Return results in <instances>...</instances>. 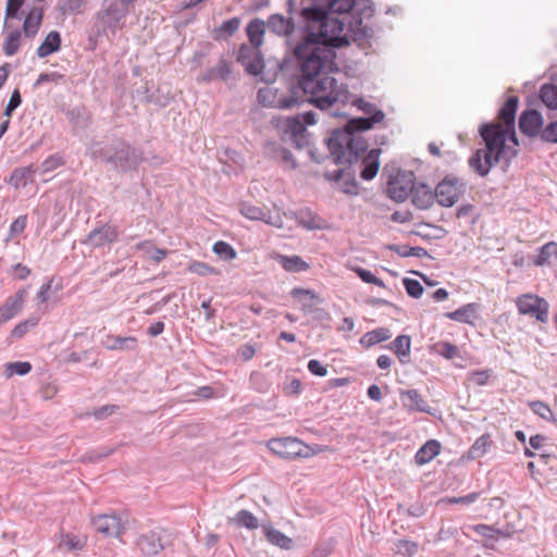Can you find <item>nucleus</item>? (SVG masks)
<instances>
[{"label":"nucleus","mask_w":557,"mask_h":557,"mask_svg":"<svg viewBox=\"0 0 557 557\" xmlns=\"http://www.w3.org/2000/svg\"><path fill=\"white\" fill-rule=\"evenodd\" d=\"M403 285L407 294L412 298H420L424 292L421 283L414 278L405 277L403 278Z\"/></svg>","instance_id":"nucleus-50"},{"label":"nucleus","mask_w":557,"mask_h":557,"mask_svg":"<svg viewBox=\"0 0 557 557\" xmlns=\"http://www.w3.org/2000/svg\"><path fill=\"white\" fill-rule=\"evenodd\" d=\"M491 377V370H478L470 374V380L478 386H485L488 384Z\"/></svg>","instance_id":"nucleus-63"},{"label":"nucleus","mask_w":557,"mask_h":557,"mask_svg":"<svg viewBox=\"0 0 557 557\" xmlns=\"http://www.w3.org/2000/svg\"><path fill=\"white\" fill-rule=\"evenodd\" d=\"M62 82H64L63 74H60L58 72L41 73V74H39L37 81L34 83V88H37L45 83L60 84Z\"/></svg>","instance_id":"nucleus-55"},{"label":"nucleus","mask_w":557,"mask_h":557,"mask_svg":"<svg viewBox=\"0 0 557 557\" xmlns=\"http://www.w3.org/2000/svg\"><path fill=\"white\" fill-rule=\"evenodd\" d=\"M392 337V332L387 327H377L367 332L361 336L359 343L364 348H370L379 343L385 342Z\"/></svg>","instance_id":"nucleus-31"},{"label":"nucleus","mask_w":557,"mask_h":557,"mask_svg":"<svg viewBox=\"0 0 557 557\" xmlns=\"http://www.w3.org/2000/svg\"><path fill=\"white\" fill-rule=\"evenodd\" d=\"M556 251H557L556 243L549 242V243L543 245L539 249V253L534 259V264L539 265V267L546 264L553 255L556 256Z\"/></svg>","instance_id":"nucleus-42"},{"label":"nucleus","mask_w":557,"mask_h":557,"mask_svg":"<svg viewBox=\"0 0 557 557\" xmlns=\"http://www.w3.org/2000/svg\"><path fill=\"white\" fill-rule=\"evenodd\" d=\"M531 410L544 420H554V413L549 406L541 400H534L529 404Z\"/></svg>","instance_id":"nucleus-49"},{"label":"nucleus","mask_w":557,"mask_h":557,"mask_svg":"<svg viewBox=\"0 0 557 557\" xmlns=\"http://www.w3.org/2000/svg\"><path fill=\"white\" fill-rule=\"evenodd\" d=\"M265 152L267 154L274 159L280 160L283 164L288 166L290 170H294L297 168V161L294 158L293 153L285 147L275 144V143H268L265 145Z\"/></svg>","instance_id":"nucleus-24"},{"label":"nucleus","mask_w":557,"mask_h":557,"mask_svg":"<svg viewBox=\"0 0 557 557\" xmlns=\"http://www.w3.org/2000/svg\"><path fill=\"white\" fill-rule=\"evenodd\" d=\"M103 344L109 350H135L137 339L133 336L108 335Z\"/></svg>","instance_id":"nucleus-32"},{"label":"nucleus","mask_w":557,"mask_h":557,"mask_svg":"<svg viewBox=\"0 0 557 557\" xmlns=\"http://www.w3.org/2000/svg\"><path fill=\"white\" fill-rule=\"evenodd\" d=\"M290 296L301 302V310L305 313H312L314 311L315 307L312 304V300L321 302V298L314 290L302 287H294L290 290Z\"/></svg>","instance_id":"nucleus-25"},{"label":"nucleus","mask_w":557,"mask_h":557,"mask_svg":"<svg viewBox=\"0 0 557 557\" xmlns=\"http://www.w3.org/2000/svg\"><path fill=\"white\" fill-rule=\"evenodd\" d=\"M286 13L271 14L265 23L271 33L286 37L300 76L290 94L278 98L275 107L287 110L308 102L327 110L336 103L346 104L351 98L347 85L323 75L337 70L335 49L349 44L342 35L345 23L327 16V10L315 0H286Z\"/></svg>","instance_id":"nucleus-1"},{"label":"nucleus","mask_w":557,"mask_h":557,"mask_svg":"<svg viewBox=\"0 0 557 557\" xmlns=\"http://www.w3.org/2000/svg\"><path fill=\"white\" fill-rule=\"evenodd\" d=\"M234 521L239 527H245L249 530H256L259 527L258 519L248 510L242 509L239 510Z\"/></svg>","instance_id":"nucleus-40"},{"label":"nucleus","mask_w":557,"mask_h":557,"mask_svg":"<svg viewBox=\"0 0 557 557\" xmlns=\"http://www.w3.org/2000/svg\"><path fill=\"white\" fill-rule=\"evenodd\" d=\"M387 347L397 355L400 363L406 364L410 361L411 337L409 335H398Z\"/></svg>","instance_id":"nucleus-27"},{"label":"nucleus","mask_w":557,"mask_h":557,"mask_svg":"<svg viewBox=\"0 0 557 557\" xmlns=\"http://www.w3.org/2000/svg\"><path fill=\"white\" fill-rule=\"evenodd\" d=\"M65 116L74 126L84 128L89 124V116L86 112L85 107L75 106L65 110Z\"/></svg>","instance_id":"nucleus-36"},{"label":"nucleus","mask_w":557,"mask_h":557,"mask_svg":"<svg viewBox=\"0 0 557 557\" xmlns=\"http://www.w3.org/2000/svg\"><path fill=\"white\" fill-rule=\"evenodd\" d=\"M360 3L356 2L357 14L359 20L370 18L374 14V3L371 0H360Z\"/></svg>","instance_id":"nucleus-58"},{"label":"nucleus","mask_w":557,"mask_h":557,"mask_svg":"<svg viewBox=\"0 0 557 557\" xmlns=\"http://www.w3.org/2000/svg\"><path fill=\"white\" fill-rule=\"evenodd\" d=\"M64 163H65V160L62 154H60V153L51 154L41 162V164H40L41 173L46 174V173L52 172V171L57 170L58 168L64 165Z\"/></svg>","instance_id":"nucleus-46"},{"label":"nucleus","mask_w":557,"mask_h":557,"mask_svg":"<svg viewBox=\"0 0 557 557\" xmlns=\"http://www.w3.org/2000/svg\"><path fill=\"white\" fill-rule=\"evenodd\" d=\"M239 25H240V20L238 17H232L230 20L224 21L220 25L219 32L225 36H232L238 30Z\"/></svg>","instance_id":"nucleus-59"},{"label":"nucleus","mask_w":557,"mask_h":557,"mask_svg":"<svg viewBox=\"0 0 557 557\" xmlns=\"http://www.w3.org/2000/svg\"><path fill=\"white\" fill-rule=\"evenodd\" d=\"M416 176L411 171L398 170L389 176L386 193L388 197L397 202H404L411 193Z\"/></svg>","instance_id":"nucleus-7"},{"label":"nucleus","mask_w":557,"mask_h":557,"mask_svg":"<svg viewBox=\"0 0 557 557\" xmlns=\"http://www.w3.org/2000/svg\"><path fill=\"white\" fill-rule=\"evenodd\" d=\"M274 260L277 261V263L289 273H300L306 272L310 269V264L305 261L300 256L297 255H282L276 253L274 256Z\"/></svg>","instance_id":"nucleus-23"},{"label":"nucleus","mask_w":557,"mask_h":557,"mask_svg":"<svg viewBox=\"0 0 557 557\" xmlns=\"http://www.w3.org/2000/svg\"><path fill=\"white\" fill-rule=\"evenodd\" d=\"M540 98L547 108L556 110L557 86L552 84H544L540 89Z\"/></svg>","instance_id":"nucleus-38"},{"label":"nucleus","mask_w":557,"mask_h":557,"mask_svg":"<svg viewBox=\"0 0 557 557\" xmlns=\"http://www.w3.org/2000/svg\"><path fill=\"white\" fill-rule=\"evenodd\" d=\"M382 150L380 148L371 149L362 159V169L360 171V177L364 181L373 180L380 169V154Z\"/></svg>","instance_id":"nucleus-20"},{"label":"nucleus","mask_w":557,"mask_h":557,"mask_svg":"<svg viewBox=\"0 0 557 557\" xmlns=\"http://www.w3.org/2000/svg\"><path fill=\"white\" fill-rule=\"evenodd\" d=\"M22 96L18 89H14L11 94L9 102L4 109V115L10 117L12 113L21 106Z\"/></svg>","instance_id":"nucleus-60"},{"label":"nucleus","mask_w":557,"mask_h":557,"mask_svg":"<svg viewBox=\"0 0 557 557\" xmlns=\"http://www.w3.org/2000/svg\"><path fill=\"white\" fill-rule=\"evenodd\" d=\"M341 190L346 195L356 196L359 194V186L356 181L354 172L348 169L346 176L343 178Z\"/></svg>","instance_id":"nucleus-48"},{"label":"nucleus","mask_w":557,"mask_h":557,"mask_svg":"<svg viewBox=\"0 0 557 557\" xmlns=\"http://www.w3.org/2000/svg\"><path fill=\"white\" fill-rule=\"evenodd\" d=\"M268 28L267 23L260 18H253L247 25L246 32L249 38L250 45L260 47L263 42V35Z\"/></svg>","instance_id":"nucleus-35"},{"label":"nucleus","mask_w":557,"mask_h":557,"mask_svg":"<svg viewBox=\"0 0 557 557\" xmlns=\"http://www.w3.org/2000/svg\"><path fill=\"white\" fill-rule=\"evenodd\" d=\"M91 523L98 533L106 536H119L125 529L116 515H99L92 518Z\"/></svg>","instance_id":"nucleus-14"},{"label":"nucleus","mask_w":557,"mask_h":557,"mask_svg":"<svg viewBox=\"0 0 557 557\" xmlns=\"http://www.w3.org/2000/svg\"><path fill=\"white\" fill-rule=\"evenodd\" d=\"M354 33L358 39H370L374 35L373 28L368 25H363L362 20H356Z\"/></svg>","instance_id":"nucleus-62"},{"label":"nucleus","mask_w":557,"mask_h":557,"mask_svg":"<svg viewBox=\"0 0 557 557\" xmlns=\"http://www.w3.org/2000/svg\"><path fill=\"white\" fill-rule=\"evenodd\" d=\"M271 124L282 133L283 140H287V138L306 133L307 131L306 123H302L300 120V114L295 116H273Z\"/></svg>","instance_id":"nucleus-13"},{"label":"nucleus","mask_w":557,"mask_h":557,"mask_svg":"<svg viewBox=\"0 0 557 557\" xmlns=\"http://www.w3.org/2000/svg\"><path fill=\"white\" fill-rule=\"evenodd\" d=\"M117 230L113 225L106 224L99 228H95L88 234L87 242L94 247H102L117 240Z\"/></svg>","instance_id":"nucleus-18"},{"label":"nucleus","mask_w":557,"mask_h":557,"mask_svg":"<svg viewBox=\"0 0 557 557\" xmlns=\"http://www.w3.org/2000/svg\"><path fill=\"white\" fill-rule=\"evenodd\" d=\"M35 172L33 165L15 169L11 174L10 184L15 188L25 187Z\"/></svg>","instance_id":"nucleus-37"},{"label":"nucleus","mask_w":557,"mask_h":557,"mask_svg":"<svg viewBox=\"0 0 557 557\" xmlns=\"http://www.w3.org/2000/svg\"><path fill=\"white\" fill-rule=\"evenodd\" d=\"M21 33L20 30L11 32L3 44V51L7 55H14L20 48Z\"/></svg>","instance_id":"nucleus-44"},{"label":"nucleus","mask_w":557,"mask_h":557,"mask_svg":"<svg viewBox=\"0 0 557 557\" xmlns=\"http://www.w3.org/2000/svg\"><path fill=\"white\" fill-rule=\"evenodd\" d=\"M269 449L284 458L294 460L299 457L309 456V447L296 437L272 438L268 443Z\"/></svg>","instance_id":"nucleus-6"},{"label":"nucleus","mask_w":557,"mask_h":557,"mask_svg":"<svg viewBox=\"0 0 557 557\" xmlns=\"http://www.w3.org/2000/svg\"><path fill=\"white\" fill-rule=\"evenodd\" d=\"M134 0H104L102 9V23L115 29L128 12V5Z\"/></svg>","instance_id":"nucleus-10"},{"label":"nucleus","mask_w":557,"mask_h":557,"mask_svg":"<svg viewBox=\"0 0 557 557\" xmlns=\"http://www.w3.org/2000/svg\"><path fill=\"white\" fill-rule=\"evenodd\" d=\"M479 135L485 147L474 150L468 160L469 168L479 176H487L499 162L507 169L518 156L516 126L510 129L496 122L483 123L479 127Z\"/></svg>","instance_id":"nucleus-3"},{"label":"nucleus","mask_w":557,"mask_h":557,"mask_svg":"<svg viewBox=\"0 0 557 557\" xmlns=\"http://www.w3.org/2000/svg\"><path fill=\"white\" fill-rule=\"evenodd\" d=\"M44 17V10L41 8L32 9L23 23V32L26 37L32 38L38 33Z\"/></svg>","instance_id":"nucleus-29"},{"label":"nucleus","mask_w":557,"mask_h":557,"mask_svg":"<svg viewBox=\"0 0 557 557\" xmlns=\"http://www.w3.org/2000/svg\"><path fill=\"white\" fill-rule=\"evenodd\" d=\"M399 396L404 408L409 412H423L431 416L435 414V409L429 406L418 389H399Z\"/></svg>","instance_id":"nucleus-12"},{"label":"nucleus","mask_w":557,"mask_h":557,"mask_svg":"<svg viewBox=\"0 0 557 557\" xmlns=\"http://www.w3.org/2000/svg\"><path fill=\"white\" fill-rule=\"evenodd\" d=\"M544 119L540 111L535 109L524 110L519 117L520 132L530 138L540 136L543 129Z\"/></svg>","instance_id":"nucleus-11"},{"label":"nucleus","mask_w":557,"mask_h":557,"mask_svg":"<svg viewBox=\"0 0 557 557\" xmlns=\"http://www.w3.org/2000/svg\"><path fill=\"white\" fill-rule=\"evenodd\" d=\"M437 352L448 359H455L459 357V349L456 345L449 343V342H442L437 344Z\"/></svg>","instance_id":"nucleus-51"},{"label":"nucleus","mask_w":557,"mask_h":557,"mask_svg":"<svg viewBox=\"0 0 557 557\" xmlns=\"http://www.w3.org/2000/svg\"><path fill=\"white\" fill-rule=\"evenodd\" d=\"M519 99L517 96H510L504 102L502 108L498 110V119L500 121V125L503 127H512L516 126V113L518 109Z\"/></svg>","instance_id":"nucleus-22"},{"label":"nucleus","mask_w":557,"mask_h":557,"mask_svg":"<svg viewBox=\"0 0 557 557\" xmlns=\"http://www.w3.org/2000/svg\"><path fill=\"white\" fill-rule=\"evenodd\" d=\"M61 47V35L57 30L50 32L37 49L39 58H46L57 52Z\"/></svg>","instance_id":"nucleus-34"},{"label":"nucleus","mask_w":557,"mask_h":557,"mask_svg":"<svg viewBox=\"0 0 557 557\" xmlns=\"http://www.w3.org/2000/svg\"><path fill=\"white\" fill-rule=\"evenodd\" d=\"M264 69V60H263V57L261 54V52H259L251 61L249 64H247V67H246V72L252 76H258L262 73Z\"/></svg>","instance_id":"nucleus-57"},{"label":"nucleus","mask_w":557,"mask_h":557,"mask_svg":"<svg viewBox=\"0 0 557 557\" xmlns=\"http://www.w3.org/2000/svg\"><path fill=\"white\" fill-rule=\"evenodd\" d=\"M418 548V543L410 540L401 539L395 543L396 553L404 557H412L417 554Z\"/></svg>","instance_id":"nucleus-43"},{"label":"nucleus","mask_w":557,"mask_h":557,"mask_svg":"<svg viewBox=\"0 0 557 557\" xmlns=\"http://www.w3.org/2000/svg\"><path fill=\"white\" fill-rule=\"evenodd\" d=\"M38 318L30 317L27 320L17 323L11 331V336L14 338L23 337L32 327H35L38 324Z\"/></svg>","instance_id":"nucleus-45"},{"label":"nucleus","mask_w":557,"mask_h":557,"mask_svg":"<svg viewBox=\"0 0 557 557\" xmlns=\"http://www.w3.org/2000/svg\"><path fill=\"white\" fill-rule=\"evenodd\" d=\"M262 531L269 543L282 549H290L293 540L282 533L280 530L273 528L270 523L262 524Z\"/></svg>","instance_id":"nucleus-28"},{"label":"nucleus","mask_w":557,"mask_h":557,"mask_svg":"<svg viewBox=\"0 0 557 557\" xmlns=\"http://www.w3.org/2000/svg\"><path fill=\"white\" fill-rule=\"evenodd\" d=\"M239 212L249 220L263 221L267 224L277 227L282 226V221L278 216H276L274 220L269 212L263 210V208L251 205L249 202H242L239 206Z\"/></svg>","instance_id":"nucleus-17"},{"label":"nucleus","mask_w":557,"mask_h":557,"mask_svg":"<svg viewBox=\"0 0 557 557\" xmlns=\"http://www.w3.org/2000/svg\"><path fill=\"white\" fill-rule=\"evenodd\" d=\"M517 307L521 314L534 317L540 322H547L549 305L536 295H523L517 299Z\"/></svg>","instance_id":"nucleus-8"},{"label":"nucleus","mask_w":557,"mask_h":557,"mask_svg":"<svg viewBox=\"0 0 557 557\" xmlns=\"http://www.w3.org/2000/svg\"><path fill=\"white\" fill-rule=\"evenodd\" d=\"M474 531L482 535L483 537L490 539V540H496L497 535L503 534L500 530H497L491 525L487 524H476L474 525Z\"/></svg>","instance_id":"nucleus-61"},{"label":"nucleus","mask_w":557,"mask_h":557,"mask_svg":"<svg viewBox=\"0 0 557 557\" xmlns=\"http://www.w3.org/2000/svg\"><path fill=\"white\" fill-rule=\"evenodd\" d=\"M540 138L545 143L557 144V120L543 127Z\"/></svg>","instance_id":"nucleus-54"},{"label":"nucleus","mask_w":557,"mask_h":557,"mask_svg":"<svg viewBox=\"0 0 557 557\" xmlns=\"http://www.w3.org/2000/svg\"><path fill=\"white\" fill-rule=\"evenodd\" d=\"M25 0H8L5 9V18H17L22 17L21 8Z\"/></svg>","instance_id":"nucleus-56"},{"label":"nucleus","mask_w":557,"mask_h":557,"mask_svg":"<svg viewBox=\"0 0 557 557\" xmlns=\"http://www.w3.org/2000/svg\"><path fill=\"white\" fill-rule=\"evenodd\" d=\"M166 531L154 529L141 533L136 540V546L145 556H154L165 547Z\"/></svg>","instance_id":"nucleus-9"},{"label":"nucleus","mask_w":557,"mask_h":557,"mask_svg":"<svg viewBox=\"0 0 557 557\" xmlns=\"http://www.w3.org/2000/svg\"><path fill=\"white\" fill-rule=\"evenodd\" d=\"M62 545L69 550H81L84 547V542L73 534H66L62 540Z\"/></svg>","instance_id":"nucleus-64"},{"label":"nucleus","mask_w":557,"mask_h":557,"mask_svg":"<svg viewBox=\"0 0 557 557\" xmlns=\"http://www.w3.org/2000/svg\"><path fill=\"white\" fill-rule=\"evenodd\" d=\"M90 157L111 165L114 171H135L144 160L143 151L128 141L115 138L111 143L94 141L88 148Z\"/></svg>","instance_id":"nucleus-4"},{"label":"nucleus","mask_w":557,"mask_h":557,"mask_svg":"<svg viewBox=\"0 0 557 557\" xmlns=\"http://www.w3.org/2000/svg\"><path fill=\"white\" fill-rule=\"evenodd\" d=\"M479 304L470 302L461 306L455 311L445 313V317L456 322L473 324L474 321L479 319Z\"/></svg>","instance_id":"nucleus-19"},{"label":"nucleus","mask_w":557,"mask_h":557,"mask_svg":"<svg viewBox=\"0 0 557 557\" xmlns=\"http://www.w3.org/2000/svg\"><path fill=\"white\" fill-rule=\"evenodd\" d=\"M355 272L364 283L373 284L379 287H385L384 282L376 277L370 270L358 267L355 269Z\"/></svg>","instance_id":"nucleus-53"},{"label":"nucleus","mask_w":557,"mask_h":557,"mask_svg":"<svg viewBox=\"0 0 557 557\" xmlns=\"http://www.w3.org/2000/svg\"><path fill=\"white\" fill-rule=\"evenodd\" d=\"M467 183L454 174H447L435 187L436 202L444 208H451L466 193Z\"/></svg>","instance_id":"nucleus-5"},{"label":"nucleus","mask_w":557,"mask_h":557,"mask_svg":"<svg viewBox=\"0 0 557 557\" xmlns=\"http://www.w3.org/2000/svg\"><path fill=\"white\" fill-rule=\"evenodd\" d=\"M493 442L488 433H484L475 440L466 454L467 459L475 460L482 458L491 448Z\"/></svg>","instance_id":"nucleus-33"},{"label":"nucleus","mask_w":557,"mask_h":557,"mask_svg":"<svg viewBox=\"0 0 557 557\" xmlns=\"http://www.w3.org/2000/svg\"><path fill=\"white\" fill-rule=\"evenodd\" d=\"M26 296V289L20 288L13 296L5 299L4 304L0 306V325L7 323L22 311Z\"/></svg>","instance_id":"nucleus-15"},{"label":"nucleus","mask_w":557,"mask_h":557,"mask_svg":"<svg viewBox=\"0 0 557 557\" xmlns=\"http://www.w3.org/2000/svg\"><path fill=\"white\" fill-rule=\"evenodd\" d=\"M32 364L28 361H15L5 363V372L8 376L26 375L30 372Z\"/></svg>","instance_id":"nucleus-47"},{"label":"nucleus","mask_w":557,"mask_h":557,"mask_svg":"<svg viewBox=\"0 0 557 557\" xmlns=\"http://www.w3.org/2000/svg\"><path fill=\"white\" fill-rule=\"evenodd\" d=\"M289 215L297 222L298 225L308 231L322 228L321 218L309 208H301L299 210L293 211Z\"/></svg>","instance_id":"nucleus-21"},{"label":"nucleus","mask_w":557,"mask_h":557,"mask_svg":"<svg viewBox=\"0 0 557 557\" xmlns=\"http://www.w3.org/2000/svg\"><path fill=\"white\" fill-rule=\"evenodd\" d=\"M188 270H189V272L198 274L200 276H208V275L218 273V271L213 267L209 265L206 262H201V261L191 262L188 267Z\"/></svg>","instance_id":"nucleus-52"},{"label":"nucleus","mask_w":557,"mask_h":557,"mask_svg":"<svg viewBox=\"0 0 557 557\" xmlns=\"http://www.w3.org/2000/svg\"><path fill=\"white\" fill-rule=\"evenodd\" d=\"M352 104L367 116L349 119L344 127L333 129L324 140L330 157L337 165H351L357 162L369 147L361 133L371 129L374 124L381 123L385 117V113L381 109L362 98L352 100Z\"/></svg>","instance_id":"nucleus-2"},{"label":"nucleus","mask_w":557,"mask_h":557,"mask_svg":"<svg viewBox=\"0 0 557 557\" xmlns=\"http://www.w3.org/2000/svg\"><path fill=\"white\" fill-rule=\"evenodd\" d=\"M410 195L412 205L419 210H428L436 201L435 190L425 183L414 184Z\"/></svg>","instance_id":"nucleus-16"},{"label":"nucleus","mask_w":557,"mask_h":557,"mask_svg":"<svg viewBox=\"0 0 557 557\" xmlns=\"http://www.w3.org/2000/svg\"><path fill=\"white\" fill-rule=\"evenodd\" d=\"M232 74V66L231 63L225 60L221 59L219 61L218 66L208 69L200 77V82H211L213 79H221V81H227L230 78V75Z\"/></svg>","instance_id":"nucleus-30"},{"label":"nucleus","mask_w":557,"mask_h":557,"mask_svg":"<svg viewBox=\"0 0 557 557\" xmlns=\"http://www.w3.org/2000/svg\"><path fill=\"white\" fill-rule=\"evenodd\" d=\"M441 443L437 440H429L416 453L414 461L419 466H423L433 460L441 453Z\"/></svg>","instance_id":"nucleus-26"},{"label":"nucleus","mask_w":557,"mask_h":557,"mask_svg":"<svg viewBox=\"0 0 557 557\" xmlns=\"http://www.w3.org/2000/svg\"><path fill=\"white\" fill-rule=\"evenodd\" d=\"M260 52L259 47L252 45L242 44L237 52V62L245 69L247 64Z\"/></svg>","instance_id":"nucleus-39"},{"label":"nucleus","mask_w":557,"mask_h":557,"mask_svg":"<svg viewBox=\"0 0 557 557\" xmlns=\"http://www.w3.org/2000/svg\"><path fill=\"white\" fill-rule=\"evenodd\" d=\"M213 252L224 261H231L237 257V252L233 246L223 240H219L213 245Z\"/></svg>","instance_id":"nucleus-41"}]
</instances>
